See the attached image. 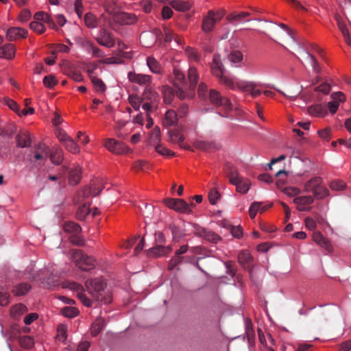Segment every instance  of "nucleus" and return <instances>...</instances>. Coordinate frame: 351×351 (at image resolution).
<instances>
[{
  "mask_svg": "<svg viewBox=\"0 0 351 351\" xmlns=\"http://www.w3.org/2000/svg\"><path fill=\"white\" fill-rule=\"evenodd\" d=\"M211 71L213 75L219 79L221 84L227 87L234 89V84L233 80L228 76L225 75V68L221 61L219 55H215L211 64Z\"/></svg>",
  "mask_w": 351,
  "mask_h": 351,
  "instance_id": "nucleus-1",
  "label": "nucleus"
},
{
  "mask_svg": "<svg viewBox=\"0 0 351 351\" xmlns=\"http://www.w3.org/2000/svg\"><path fill=\"white\" fill-rule=\"evenodd\" d=\"M85 286L93 298L92 301H101L102 292L106 287V283L102 278L87 280Z\"/></svg>",
  "mask_w": 351,
  "mask_h": 351,
  "instance_id": "nucleus-2",
  "label": "nucleus"
},
{
  "mask_svg": "<svg viewBox=\"0 0 351 351\" xmlns=\"http://www.w3.org/2000/svg\"><path fill=\"white\" fill-rule=\"evenodd\" d=\"M228 175L230 182L236 186L237 192L246 193L249 191L251 184L250 180L241 177L235 169H230Z\"/></svg>",
  "mask_w": 351,
  "mask_h": 351,
  "instance_id": "nucleus-3",
  "label": "nucleus"
},
{
  "mask_svg": "<svg viewBox=\"0 0 351 351\" xmlns=\"http://www.w3.org/2000/svg\"><path fill=\"white\" fill-rule=\"evenodd\" d=\"M165 204L171 209L182 213H191L190 206L182 199L167 198L165 199Z\"/></svg>",
  "mask_w": 351,
  "mask_h": 351,
  "instance_id": "nucleus-4",
  "label": "nucleus"
},
{
  "mask_svg": "<svg viewBox=\"0 0 351 351\" xmlns=\"http://www.w3.org/2000/svg\"><path fill=\"white\" fill-rule=\"evenodd\" d=\"M210 101L216 106H222L226 110L232 109L230 101L224 97H221L220 93L215 89H211L209 92Z\"/></svg>",
  "mask_w": 351,
  "mask_h": 351,
  "instance_id": "nucleus-5",
  "label": "nucleus"
},
{
  "mask_svg": "<svg viewBox=\"0 0 351 351\" xmlns=\"http://www.w3.org/2000/svg\"><path fill=\"white\" fill-rule=\"evenodd\" d=\"M97 42L101 46L112 47L115 45V39L113 34L105 28H101L95 38Z\"/></svg>",
  "mask_w": 351,
  "mask_h": 351,
  "instance_id": "nucleus-6",
  "label": "nucleus"
},
{
  "mask_svg": "<svg viewBox=\"0 0 351 351\" xmlns=\"http://www.w3.org/2000/svg\"><path fill=\"white\" fill-rule=\"evenodd\" d=\"M67 288L77 291V297L82 303L86 307H90L93 305V301L88 298L84 293L83 287L75 282H69L66 286Z\"/></svg>",
  "mask_w": 351,
  "mask_h": 351,
  "instance_id": "nucleus-7",
  "label": "nucleus"
},
{
  "mask_svg": "<svg viewBox=\"0 0 351 351\" xmlns=\"http://www.w3.org/2000/svg\"><path fill=\"white\" fill-rule=\"evenodd\" d=\"M104 145L110 152L117 154H125L130 152V148L127 145L113 138L107 139Z\"/></svg>",
  "mask_w": 351,
  "mask_h": 351,
  "instance_id": "nucleus-8",
  "label": "nucleus"
},
{
  "mask_svg": "<svg viewBox=\"0 0 351 351\" xmlns=\"http://www.w3.org/2000/svg\"><path fill=\"white\" fill-rule=\"evenodd\" d=\"M69 256V259L74 263H93L95 261L93 257L87 256L80 250H71Z\"/></svg>",
  "mask_w": 351,
  "mask_h": 351,
  "instance_id": "nucleus-9",
  "label": "nucleus"
},
{
  "mask_svg": "<svg viewBox=\"0 0 351 351\" xmlns=\"http://www.w3.org/2000/svg\"><path fill=\"white\" fill-rule=\"evenodd\" d=\"M171 250L172 248L170 246L156 245L155 247H151L147 250L145 254L149 258H156L167 256L171 252Z\"/></svg>",
  "mask_w": 351,
  "mask_h": 351,
  "instance_id": "nucleus-10",
  "label": "nucleus"
},
{
  "mask_svg": "<svg viewBox=\"0 0 351 351\" xmlns=\"http://www.w3.org/2000/svg\"><path fill=\"white\" fill-rule=\"evenodd\" d=\"M221 18V15L216 14L213 11H209L208 15L203 19L202 25V30L206 33L210 32L213 29L216 22Z\"/></svg>",
  "mask_w": 351,
  "mask_h": 351,
  "instance_id": "nucleus-11",
  "label": "nucleus"
},
{
  "mask_svg": "<svg viewBox=\"0 0 351 351\" xmlns=\"http://www.w3.org/2000/svg\"><path fill=\"white\" fill-rule=\"evenodd\" d=\"M314 198L311 195L299 196L293 199V202L297 205V209L299 211H309L312 207L311 205L313 203Z\"/></svg>",
  "mask_w": 351,
  "mask_h": 351,
  "instance_id": "nucleus-12",
  "label": "nucleus"
},
{
  "mask_svg": "<svg viewBox=\"0 0 351 351\" xmlns=\"http://www.w3.org/2000/svg\"><path fill=\"white\" fill-rule=\"evenodd\" d=\"M27 31L21 27H10L6 32V38L10 41H12L19 38H25Z\"/></svg>",
  "mask_w": 351,
  "mask_h": 351,
  "instance_id": "nucleus-13",
  "label": "nucleus"
},
{
  "mask_svg": "<svg viewBox=\"0 0 351 351\" xmlns=\"http://www.w3.org/2000/svg\"><path fill=\"white\" fill-rule=\"evenodd\" d=\"M97 64H95L92 69H89L88 71V73L96 91L97 93H103L106 89L105 84L101 79L93 75L94 70L97 69Z\"/></svg>",
  "mask_w": 351,
  "mask_h": 351,
  "instance_id": "nucleus-14",
  "label": "nucleus"
},
{
  "mask_svg": "<svg viewBox=\"0 0 351 351\" xmlns=\"http://www.w3.org/2000/svg\"><path fill=\"white\" fill-rule=\"evenodd\" d=\"M114 20L121 25H132L137 21V17L132 13L122 12L115 15Z\"/></svg>",
  "mask_w": 351,
  "mask_h": 351,
  "instance_id": "nucleus-15",
  "label": "nucleus"
},
{
  "mask_svg": "<svg viewBox=\"0 0 351 351\" xmlns=\"http://www.w3.org/2000/svg\"><path fill=\"white\" fill-rule=\"evenodd\" d=\"M128 78L131 82L139 85H145L147 86L151 83V77L148 75L137 74L130 72L128 73Z\"/></svg>",
  "mask_w": 351,
  "mask_h": 351,
  "instance_id": "nucleus-16",
  "label": "nucleus"
},
{
  "mask_svg": "<svg viewBox=\"0 0 351 351\" xmlns=\"http://www.w3.org/2000/svg\"><path fill=\"white\" fill-rule=\"evenodd\" d=\"M51 163L55 165H60L64 160V153L61 148H53L51 152L49 151L47 155Z\"/></svg>",
  "mask_w": 351,
  "mask_h": 351,
  "instance_id": "nucleus-17",
  "label": "nucleus"
},
{
  "mask_svg": "<svg viewBox=\"0 0 351 351\" xmlns=\"http://www.w3.org/2000/svg\"><path fill=\"white\" fill-rule=\"evenodd\" d=\"M193 146L196 149L204 152H212L219 148V145L215 143L206 142L204 141H196L193 143Z\"/></svg>",
  "mask_w": 351,
  "mask_h": 351,
  "instance_id": "nucleus-18",
  "label": "nucleus"
},
{
  "mask_svg": "<svg viewBox=\"0 0 351 351\" xmlns=\"http://www.w3.org/2000/svg\"><path fill=\"white\" fill-rule=\"evenodd\" d=\"M16 145L19 147H30L32 143L30 134L27 132L19 133L16 136Z\"/></svg>",
  "mask_w": 351,
  "mask_h": 351,
  "instance_id": "nucleus-19",
  "label": "nucleus"
},
{
  "mask_svg": "<svg viewBox=\"0 0 351 351\" xmlns=\"http://www.w3.org/2000/svg\"><path fill=\"white\" fill-rule=\"evenodd\" d=\"M178 115L173 110H168L165 116L163 125L165 127L174 126L178 123Z\"/></svg>",
  "mask_w": 351,
  "mask_h": 351,
  "instance_id": "nucleus-20",
  "label": "nucleus"
},
{
  "mask_svg": "<svg viewBox=\"0 0 351 351\" xmlns=\"http://www.w3.org/2000/svg\"><path fill=\"white\" fill-rule=\"evenodd\" d=\"M100 193L101 190H99L98 192H95L93 191L92 187L87 186L84 188L83 191L79 193L76 202L78 204L85 202H86V198L91 196H97Z\"/></svg>",
  "mask_w": 351,
  "mask_h": 351,
  "instance_id": "nucleus-21",
  "label": "nucleus"
},
{
  "mask_svg": "<svg viewBox=\"0 0 351 351\" xmlns=\"http://www.w3.org/2000/svg\"><path fill=\"white\" fill-rule=\"evenodd\" d=\"M308 112L314 117H324L327 114V108L322 104L312 105L308 108Z\"/></svg>",
  "mask_w": 351,
  "mask_h": 351,
  "instance_id": "nucleus-22",
  "label": "nucleus"
},
{
  "mask_svg": "<svg viewBox=\"0 0 351 351\" xmlns=\"http://www.w3.org/2000/svg\"><path fill=\"white\" fill-rule=\"evenodd\" d=\"M14 54L15 49L12 44H6L0 48V58L12 59Z\"/></svg>",
  "mask_w": 351,
  "mask_h": 351,
  "instance_id": "nucleus-23",
  "label": "nucleus"
},
{
  "mask_svg": "<svg viewBox=\"0 0 351 351\" xmlns=\"http://www.w3.org/2000/svg\"><path fill=\"white\" fill-rule=\"evenodd\" d=\"M322 178L319 177H314L309 180H308L304 184V191L306 193L312 192L313 193L317 187L322 184Z\"/></svg>",
  "mask_w": 351,
  "mask_h": 351,
  "instance_id": "nucleus-24",
  "label": "nucleus"
},
{
  "mask_svg": "<svg viewBox=\"0 0 351 351\" xmlns=\"http://www.w3.org/2000/svg\"><path fill=\"white\" fill-rule=\"evenodd\" d=\"M82 203L83 204L78 208L76 213L77 219L81 221L84 220L90 212L89 208L90 203L88 201Z\"/></svg>",
  "mask_w": 351,
  "mask_h": 351,
  "instance_id": "nucleus-25",
  "label": "nucleus"
},
{
  "mask_svg": "<svg viewBox=\"0 0 351 351\" xmlns=\"http://www.w3.org/2000/svg\"><path fill=\"white\" fill-rule=\"evenodd\" d=\"M199 78L197 69L195 67H190L188 71V79L189 80V89L194 90L196 87Z\"/></svg>",
  "mask_w": 351,
  "mask_h": 351,
  "instance_id": "nucleus-26",
  "label": "nucleus"
},
{
  "mask_svg": "<svg viewBox=\"0 0 351 351\" xmlns=\"http://www.w3.org/2000/svg\"><path fill=\"white\" fill-rule=\"evenodd\" d=\"M169 3L175 10L180 12H185L190 8L189 3L183 0H171Z\"/></svg>",
  "mask_w": 351,
  "mask_h": 351,
  "instance_id": "nucleus-27",
  "label": "nucleus"
},
{
  "mask_svg": "<svg viewBox=\"0 0 351 351\" xmlns=\"http://www.w3.org/2000/svg\"><path fill=\"white\" fill-rule=\"evenodd\" d=\"M84 20L85 25L88 28L93 29V28L97 27L98 25V22H99L98 19L96 17L95 15H94L91 12L86 13L84 15Z\"/></svg>",
  "mask_w": 351,
  "mask_h": 351,
  "instance_id": "nucleus-28",
  "label": "nucleus"
},
{
  "mask_svg": "<svg viewBox=\"0 0 351 351\" xmlns=\"http://www.w3.org/2000/svg\"><path fill=\"white\" fill-rule=\"evenodd\" d=\"M64 230L71 234H79L82 231V228L77 223L73 221H68L64 224Z\"/></svg>",
  "mask_w": 351,
  "mask_h": 351,
  "instance_id": "nucleus-29",
  "label": "nucleus"
},
{
  "mask_svg": "<svg viewBox=\"0 0 351 351\" xmlns=\"http://www.w3.org/2000/svg\"><path fill=\"white\" fill-rule=\"evenodd\" d=\"M81 180V169L75 167L69 172V181L70 184L76 185Z\"/></svg>",
  "mask_w": 351,
  "mask_h": 351,
  "instance_id": "nucleus-30",
  "label": "nucleus"
},
{
  "mask_svg": "<svg viewBox=\"0 0 351 351\" xmlns=\"http://www.w3.org/2000/svg\"><path fill=\"white\" fill-rule=\"evenodd\" d=\"M143 97L144 99L149 101L152 103L157 101L159 98V95L152 90L149 86L145 87Z\"/></svg>",
  "mask_w": 351,
  "mask_h": 351,
  "instance_id": "nucleus-31",
  "label": "nucleus"
},
{
  "mask_svg": "<svg viewBox=\"0 0 351 351\" xmlns=\"http://www.w3.org/2000/svg\"><path fill=\"white\" fill-rule=\"evenodd\" d=\"M250 15V13L247 12H234L229 14L227 16L226 19L230 22H234V21L241 22L244 18H245Z\"/></svg>",
  "mask_w": 351,
  "mask_h": 351,
  "instance_id": "nucleus-32",
  "label": "nucleus"
},
{
  "mask_svg": "<svg viewBox=\"0 0 351 351\" xmlns=\"http://www.w3.org/2000/svg\"><path fill=\"white\" fill-rule=\"evenodd\" d=\"M31 289V286L28 283H21L16 285L13 289L12 292L15 295H23L26 294Z\"/></svg>",
  "mask_w": 351,
  "mask_h": 351,
  "instance_id": "nucleus-33",
  "label": "nucleus"
},
{
  "mask_svg": "<svg viewBox=\"0 0 351 351\" xmlns=\"http://www.w3.org/2000/svg\"><path fill=\"white\" fill-rule=\"evenodd\" d=\"M147 64L152 72L154 73H160L161 66L160 63L154 57L147 58Z\"/></svg>",
  "mask_w": 351,
  "mask_h": 351,
  "instance_id": "nucleus-34",
  "label": "nucleus"
},
{
  "mask_svg": "<svg viewBox=\"0 0 351 351\" xmlns=\"http://www.w3.org/2000/svg\"><path fill=\"white\" fill-rule=\"evenodd\" d=\"M162 93L164 98V102L167 104H171L174 97L172 88L168 86H163L162 87Z\"/></svg>",
  "mask_w": 351,
  "mask_h": 351,
  "instance_id": "nucleus-35",
  "label": "nucleus"
},
{
  "mask_svg": "<svg viewBox=\"0 0 351 351\" xmlns=\"http://www.w3.org/2000/svg\"><path fill=\"white\" fill-rule=\"evenodd\" d=\"M27 311V307L23 304H17L13 306L10 309V314L14 317H17Z\"/></svg>",
  "mask_w": 351,
  "mask_h": 351,
  "instance_id": "nucleus-36",
  "label": "nucleus"
},
{
  "mask_svg": "<svg viewBox=\"0 0 351 351\" xmlns=\"http://www.w3.org/2000/svg\"><path fill=\"white\" fill-rule=\"evenodd\" d=\"M313 196L315 198L317 199H322L326 197H328L330 195V192L328 189H327L326 187L322 186L320 184L315 191L313 193Z\"/></svg>",
  "mask_w": 351,
  "mask_h": 351,
  "instance_id": "nucleus-37",
  "label": "nucleus"
},
{
  "mask_svg": "<svg viewBox=\"0 0 351 351\" xmlns=\"http://www.w3.org/2000/svg\"><path fill=\"white\" fill-rule=\"evenodd\" d=\"M335 19L337 23L338 27L344 37H348V29L346 27V23L343 21L341 16L338 13L335 14Z\"/></svg>",
  "mask_w": 351,
  "mask_h": 351,
  "instance_id": "nucleus-38",
  "label": "nucleus"
},
{
  "mask_svg": "<svg viewBox=\"0 0 351 351\" xmlns=\"http://www.w3.org/2000/svg\"><path fill=\"white\" fill-rule=\"evenodd\" d=\"M65 148L73 154H77L80 152V147L70 137L64 143Z\"/></svg>",
  "mask_w": 351,
  "mask_h": 351,
  "instance_id": "nucleus-39",
  "label": "nucleus"
},
{
  "mask_svg": "<svg viewBox=\"0 0 351 351\" xmlns=\"http://www.w3.org/2000/svg\"><path fill=\"white\" fill-rule=\"evenodd\" d=\"M62 313L64 317L72 318L79 315V311L73 306H66L62 308Z\"/></svg>",
  "mask_w": 351,
  "mask_h": 351,
  "instance_id": "nucleus-40",
  "label": "nucleus"
},
{
  "mask_svg": "<svg viewBox=\"0 0 351 351\" xmlns=\"http://www.w3.org/2000/svg\"><path fill=\"white\" fill-rule=\"evenodd\" d=\"M175 86H187L184 74L178 69L174 70Z\"/></svg>",
  "mask_w": 351,
  "mask_h": 351,
  "instance_id": "nucleus-41",
  "label": "nucleus"
},
{
  "mask_svg": "<svg viewBox=\"0 0 351 351\" xmlns=\"http://www.w3.org/2000/svg\"><path fill=\"white\" fill-rule=\"evenodd\" d=\"M204 239L213 243H217L221 240V237L219 235L209 230H206Z\"/></svg>",
  "mask_w": 351,
  "mask_h": 351,
  "instance_id": "nucleus-42",
  "label": "nucleus"
},
{
  "mask_svg": "<svg viewBox=\"0 0 351 351\" xmlns=\"http://www.w3.org/2000/svg\"><path fill=\"white\" fill-rule=\"evenodd\" d=\"M69 240L73 245L77 246H84L85 245V239L82 235L79 234H71L69 237Z\"/></svg>",
  "mask_w": 351,
  "mask_h": 351,
  "instance_id": "nucleus-43",
  "label": "nucleus"
},
{
  "mask_svg": "<svg viewBox=\"0 0 351 351\" xmlns=\"http://www.w3.org/2000/svg\"><path fill=\"white\" fill-rule=\"evenodd\" d=\"M169 138L172 143H181L184 140V136L178 130H171L169 132Z\"/></svg>",
  "mask_w": 351,
  "mask_h": 351,
  "instance_id": "nucleus-44",
  "label": "nucleus"
},
{
  "mask_svg": "<svg viewBox=\"0 0 351 351\" xmlns=\"http://www.w3.org/2000/svg\"><path fill=\"white\" fill-rule=\"evenodd\" d=\"M19 343L21 347L26 349L32 348L34 344V339L30 336H23L21 337Z\"/></svg>",
  "mask_w": 351,
  "mask_h": 351,
  "instance_id": "nucleus-45",
  "label": "nucleus"
},
{
  "mask_svg": "<svg viewBox=\"0 0 351 351\" xmlns=\"http://www.w3.org/2000/svg\"><path fill=\"white\" fill-rule=\"evenodd\" d=\"M236 86L239 89L245 92H250L252 90L253 86H256V85L253 82H239L236 84Z\"/></svg>",
  "mask_w": 351,
  "mask_h": 351,
  "instance_id": "nucleus-46",
  "label": "nucleus"
},
{
  "mask_svg": "<svg viewBox=\"0 0 351 351\" xmlns=\"http://www.w3.org/2000/svg\"><path fill=\"white\" fill-rule=\"evenodd\" d=\"M252 261V256H251L250 253L247 250L241 251L238 254L239 263H249Z\"/></svg>",
  "mask_w": 351,
  "mask_h": 351,
  "instance_id": "nucleus-47",
  "label": "nucleus"
},
{
  "mask_svg": "<svg viewBox=\"0 0 351 351\" xmlns=\"http://www.w3.org/2000/svg\"><path fill=\"white\" fill-rule=\"evenodd\" d=\"M104 327V321L101 319H97L91 326V334L97 336Z\"/></svg>",
  "mask_w": 351,
  "mask_h": 351,
  "instance_id": "nucleus-48",
  "label": "nucleus"
},
{
  "mask_svg": "<svg viewBox=\"0 0 351 351\" xmlns=\"http://www.w3.org/2000/svg\"><path fill=\"white\" fill-rule=\"evenodd\" d=\"M306 58L308 59L311 65L313 67L314 71L317 73H320L321 69H320L319 64L317 60H316V58H315V56H313L312 54H311L308 51H306Z\"/></svg>",
  "mask_w": 351,
  "mask_h": 351,
  "instance_id": "nucleus-49",
  "label": "nucleus"
},
{
  "mask_svg": "<svg viewBox=\"0 0 351 351\" xmlns=\"http://www.w3.org/2000/svg\"><path fill=\"white\" fill-rule=\"evenodd\" d=\"M66 331L67 328L64 324H60L57 328V335L56 338L60 340L64 341L66 338Z\"/></svg>",
  "mask_w": 351,
  "mask_h": 351,
  "instance_id": "nucleus-50",
  "label": "nucleus"
},
{
  "mask_svg": "<svg viewBox=\"0 0 351 351\" xmlns=\"http://www.w3.org/2000/svg\"><path fill=\"white\" fill-rule=\"evenodd\" d=\"M228 58L232 63H239L243 59V54L241 51H233L228 55Z\"/></svg>",
  "mask_w": 351,
  "mask_h": 351,
  "instance_id": "nucleus-51",
  "label": "nucleus"
},
{
  "mask_svg": "<svg viewBox=\"0 0 351 351\" xmlns=\"http://www.w3.org/2000/svg\"><path fill=\"white\" fill-rule=\"evenodd\" d=\"M169 229L171 230V234L173 237V239L174 241L179 240L183 236V233L182 232V230H180V228H179L176 225H173V224L169 226Z\"/></svg>",
  "mask_w": 351,
  "mask_h": 351,
  "instance_id": "nucleus-52",
  "label": "nucleus"
},
{
  "mask_svg": "<svg viewBox=\"0 0 351 351\" xmlns=\"http://www.w3.org/2000/svg\"><path fill=\"white\" fill-rule=\"evenodd\" d=\"M30 28L38 32V34H41L45 32V25L38 21H33L29 24Z\"/></svg>",
  "mask_w": 351,
  "mask_h": 351,
  "instance_id": "nucleus-53",
  "label": "nucleus"
},
{
  "mask_svg": "<svg viewBox=\"0 0 351 351\" xmlns=\"http://www.w3.org/2000/svg\"><path fill=\"white\" fill-rule=\"evenodd\" d=\"M43 84L46 87L52 88L57 84V80L53 75H49L44 77Z\"/></svg>",
  "mask_w": 351,
  "mask_h": 351,
  "instance_id": "nucleus-54",
  "label": "nucleus"
},
{
  "mask_svg": "<svg viewBox=\"0 0 351 351\" xmlns=\"http://www.w3.org/2000/svg\"><path fill=\"white\" fill-rule=\"evenodd\" d=\"M346 186L345 183L343 181L335 180L332 181L330 184V188L334 191L343 190Z\"/></svg>",
  "mask_w": 351,
  "mask_h": 351,
  "instance_id": "nucleus-55",
  "label": "nucleus"
},
{
  "mask_svg": "<svg viewBox=\"0 0 351 351\" xmlns=\"http://www.w3.org/2000/svg\"><path fill=\"white\" fill-rule=\"evenodd\" d=\"M260 206L261 202H254L252 204L249 210V214L252 219H254L256 217V215L258 211Z\"/></svg>",
  "mask_w": 351,
  "mask_h": 351,
  "instance_id": "nucleus-56",
  "label": "nucleus"
},
{
  "mask_svg": "<svg viewBox=\"0 0 351 351\" xmlns=\"http://www.w3.org/2000/svg\"><path fill=\"white\" fill-rule=\"evenodd\" d=\"M219 193L215 189H212L208 194L209 202L212 205H214L217 203L218 199L219 198Z\"/></svg>",
  "mask_w": 351,
  "mask_h": 351,
  "instance_id": "nucleus-57",
  "label": "nucleus"
},
{
  "mask_svg": "<svg viewBox=\"0 0 351 351\" xmlns=\"http://www.w3.org/2000/svg\"><path fill=\"white\" fill-rule=\"evenodd\" d=\"M185 51L190 59L193 60L194 61L196 62L199 61V55L195 49L191 47H187Z\"/></svg>",
  "mask_w": 351,
  "mask_h": 351,
  "instance_id": "nucleus-58",
  "label": "nucleus"
},
{
  "mask_svg": "<svg viewBox=\"0 0 351 351\" xmlns=\"http://www.w3.org/2000/svg\"><path fill=\"white\" fill-rule=\"evenodd\" d=\"M104 7L105 10L110 14H113L115 12L116 6L114 3L112 1H105Z\"/></svg>",
  "mask_w": 351,
  "mask_h": 351,
  "instance_id": "nucleus-59",
  "label": "nucleus"
},
{
  "mask_svg": "<svg viewBox=\"0 0 351 351\" xmlns=\"http://www.w3.org/2000/svg\"><path fill=\"white\" fill-rule=\"evenodd\" d=\"M188 250V246L186 245H182L178 250L176 252L175 255V263H178L181 261L180 259V255L184 254Z\"/></svg>",
  "mask_w": 351,
  "mask_h": 351,
  "instance_id": "nucleus-60",
  "label": "nucleus"
},
{
  "mask_svg": "<svg viewBox=\"0 0 351 351\" xmlns=\"http://www.w3.org/2000/svg\"><path fill=\"white\" fill-rule=\"evenodd\" d=\"M193 233L199 237L204 238L207 229L202 228L196 223H194L193 225Z\"/></svg>",
  "mask_w": 351,
  "mask_h": 351,
  "instance_id": "nucleus-61",
  "label": "nucleus"
},
{
  "mask_svg": "<svg viewBox=\"0 0 351 351\" xmlns=\"http://www.w3.org/2000/svg\"><path fill=\"white\" fill-rule=\"evenodd\" d=\"M156 151L160 155L162 156H173L174 153L167 149L166 147H162L160 145H158L155 148Z\"/></svg>",
  "mask_w": 351,
  "mask_h": 351,
  "instance_id": "nucleus-62",
  "label": "nucleus"
},
{
  "mask_svg": "<svg viewBox=\"0 0 351 351\" xmlns=\"http://www.w3.org/2000/svg\"><path fill=\"white\" fill-rule=\"evenodd\" d=\"M230 232L234 237L237 239H240L243 236V230L240 226H230Z\"/></svg>",
  "mask_w": 351,
  "mask_h": 351,
  "instance_id": "nucleus-63",
  "label": "nucleus"
},
{
  "mask_svg": "<svg viewBox=\"0 0 351 351\" xmlns=\"http://www.w3.org/2000/svg\"><path fill=\"white\" fill-rule=\"evenodd\" d=\"M56 136L59 141L63 144L70 138V136L62 129H58L57 130Z\"/></svg>",
  "mask_w": 351,
  "mask_h": 351,
  "instance_id": "nucleus-64",
  "label": "nucleus"
}]
</instances>
